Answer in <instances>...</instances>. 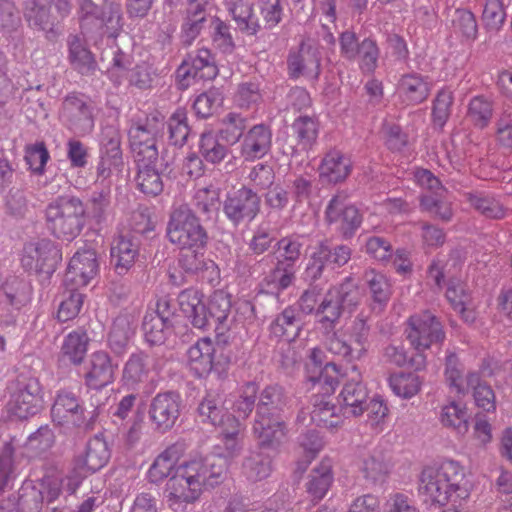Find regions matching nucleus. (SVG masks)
I'll return each instance as SVG.
<instances>
[{
	"instance_id": "obj_1",
	"label": "nucleus",
	"mask_w": 512,
	"mask_h": 512,
	"mask_svg": "<svg viewBox=\"0 0 512 512\" xmlns=\"http://www.w3.org/2000/svg\"><path fill=\"white\" fill-rule=\"evenodd\" d=\"M225 475L226 464L222 457L195 458L179 463L166 484L168 506L175 512H184L200 497L203 488L218 485Z\"/></svg>"
},
{
	"instance_id": "obj_2",
	"label": "nucleus",
	"mask_w": 512,
	"mask_h": 512,
	"mask_svg": "<svg viewBox=\"0 0 512 512\" xmlns=\"http://www.w3.org/2000/svg\"><path fill=\"white\" fill-rule=\"evenodd\" d=\"M418 495L427 505L444 506L470 494L465 468L452 459L426 465L418 476Z\"/></svg>"
},
{
	"instance_id": "obj_3",
	"label": "nucleus",
	"mask_w": 512,
	"mask_h": 512,
	"mask_svg": "<svg viewBox=\"0 0 512 512\" xmlns=\"http://www.w3.org/2000/svg\"><path fill=\"white\" fill-rule=\"evenodd\" d=\"M85 214V205L78 197L58 196L45 208L46 227L54 237L72 241L85 225Z\"/></svg>"
},
{
	"instance_id": "obj_4",
	"label": "nucleus",
	"mask_w": 512,
	"mask_h": 512,
	"mask_svg": "<svg viewBox=\"0 0 512 512\" xmlns=\"http://www.w3.org/2000/svg\"><path fill=\"white\" fill-rule=\"evenodd\" d=\"M283 402L282 389L270 386L263 390L253 424V433L261 446H274L285 437V424L278 414Z\"/></svg>"
},
{
	"instance_id": "obj_5",
	"label": "nucleus",
	"mask_w": 512,
	"mask_h": 512,
	"mask_svg": "<svg viewBox=\"0 0 512 512\" xmlns=\"http://www.w3.org/2000/svg\"><path fill=\"white\" fill-rule=\"evenodd\" d=\"M169 241L191 255L203 251L207 243V233L198 217L186 206L173 210L167 226Z\"/></svg>"
},
{
	"instance_id": "obj_6",
	"label": "nucleus",
	"mask_w": 512,
	"mask_h": 512,
	"mask_svg": "<svg viewBox=\"0 0 512 512\" xmlns=\"http://www.w3.org/2000/svg\"><path fill=\"white\" fill-rule=\"evenodd\" d=\"M326 332L324 344L331 354L347 362L358 361L366 354L369 327L365 320H355L349 332L342 330L333 333Z\"/></svg>"
},
{
	"instance_id": "obj_7",
	"label": "nucleus",
	"mask_w": 512,
	"mask_h": 512,
	"mask_svg": "<svg viewBox=\"0 0 512 512\" xmlns=\"http://www.w3.org/2000/svg\"><path fill=\"white\" fill-rule=\"evenodd\" d=\"M359 296L356 285L350 279L331 288L316 311L320 328L332 331L342 311H351L358 304Z\"/></svg>"
},
{
	"instance_id": "obj_8",
	"label": "nucleus",
	"mask_w": 512,
	"mask_h": 512,
	"mask_svg": "<svg viewBox=\"0 0 512 512\" xmlns=\"http://www.w3.org/2000/svg\"><path fill=\"white\" fill-rule=\"evenodd\" d=\"M405 335L413 349L421 354L433 345L442 344L445 339L441 322L429 311L409 317Z\"/></svg>"
},
{
	"instance_id": "obj_9",
	"label": "nucleus",
	"mask_w": 512,
	"mask_h": 512,
	"mask_svg": "<svg viewBox=\"0 0 512 512\" xmlns=\"http://www.w3.org/2000/svg\"><path fill=\"white\" fill-rule=\"evenodd\" d=\"M72 7V0H28L25 17L30 26L50 32L70 14Z\"/></svg>"
},
{
	"instance_id": "obj_10",
	"label": "nucleus",
	"mask_w": 512,
	"mask_h": 512,
	"mask_svg": "<svg viewBox=\"0 0 512 512\" xmlns=\"http://www.w3.org/2000/svg\"><path fill=\"white\" fill-rule=\"evenodd\" d=\"M120 133L114 126L102 128L100 136V161L97 166V180H109L119 175L123 168Z\"/></svg>"
},
{
	"instance_id": "obj_11",
	"label": "nucleus",
	"mask_w": 512,
	"mask_h": 512,
	"mask_svg": "<svg viewBox=\"0 0 512 512\" xmlns=\"http://www.w3.org/2000/svg\"><path fill=\"white\" fill-rule=\"evenodd\" d=\"M42 402L39 381L33 377H20L11 387L9 411L24 419L34 415Z\"/></svg>"
},
{
	"instance_id": "obj_12",
	"label": "nucleus",
	"mask_w": 512,
	"mask_h": 512,
	"mask_svg": "<svg viewBox=\"0 0 512 512\" xmlns=\"http://www.w3.org/2000/svg\"><path fill=\"white\" fill-rule=\"evenodd\" d=\"M61 259L58 245L51 239L43 238L24 246L21 262L27 270L51 274Z\"/></svg>"
},
{
	"instance_id": "obj_13",
	"label": "nucleus",
	"mask_w": 512,
	"mask_h": 512,
	"mask_svg": "<svg viewBox=\"0 0 512 512\" xmlns=\"http://www.w3.org/2000/svg\"><path fill=\"white\" fill-rule=\"evenodd\" d=\"M51 417L58 425H73L89 428L95 421L96 409L87 413L77 396L69 391H60L51 409Z\"/></svg>"
},
{
	"instance_id": "obj_14",
	"label": "nucleus",
	"mask_w": 512,
	"mask_h": 512,
	"mask_svg": "<svg viewBox=\"0 0 512 512\" xmlns=\"http://www.w3.org/2000/svg\"><path fill=\"white\" fill-rule=\"evenodd\" d=\"M131 64L130 56L120 50L113 51V58L107 69L109 78L115 83L120 84L124 78H128L130 84L139 88H149L155 77L156 72L152 66L142 63L132 70H128Z\"/></svg>"
},
{
	"instance_id": "obj_15",
	"label": "nucleus",
	"mask_w": 512,
	"mask_h": 512,
	"mask_svg": "<svg viewBox=\"0 0 512 512\" xmlns=\"http://www.w3.org/2000/svg\"><path fill=\"white\" fill-rule=\"evenodd\" d=\"M119 362L105 350L90 354L84 367V383L87 388L101 390L112 384L116 378Z\"/></svg>"
},
{
	"instance_id": "obj_16",
	"label": "nucleus",
	"mask_w": 512,
	"mask_h": 512,
	"mask_svg": "<svg viewBox=\"0 0 512 512\" xmlns=\"http://www.w3.org/2000/svg\"><path fill=\"white\" fill-rule=\"evenodd\" d=\"M260 211V197L250 187L228 194L223 203L225 216L234 224L251 222Z\"/></svg>"
},
{
	"instance_id": "obj_17",
	"label": "nucleus",
	"mask_w": 512,
	"mask_h": 512,
	"mask_svg": "<svg viewBox=\"0 0 512 512\" xmlns=\"http://www.w3.org/2000/svg\"><path fill=\"white\" fill-rule=\"evenodd\" d=\"M61 120L77 134H87L94 127L90 101L83 95H69L62 104Z\"/></svg>"
},
{
	"instance_id": "obj_18",
	"label": "nucleus",
	"mask_w": 512,
	"mask_h": 512,
	"mask_svg": "<svg viewBox=\"0 0 512 512\" xmlns=\"http://www.w3.org/2000/svg\"><path fill=\"white\" fill-rule=\"evenodd\" d=\"M99 272L97 253L92 248L79 249L70 259L65 275V283L73 288L88 285Z\"/></svg>"
},
{
	"instance_id": "obj_19",
	"label": "nucleus",
	"mask_w": 512,
	"mask_h": 512,
	"mask_svg": "<svg viewBox=\"0 0 512 512\" xmlns=\"http://www.w3.org/2000/svg\"><path fill=\"white\" fill-rule=\"evenodd\" d=\"M326 218L346 237L351 236L361 224L358 209L347 202V195L344 193H338L330 200L326 208Z\"/></svg>"
},
{
	"instance_id": "obj_20",
	"label": "nucleus",
	"mask_w": 512,
	"mask_h": 512,
	"mask_svg": "<svg viewBox=\"0 0 512 512\" xmlns=\"http://www.w3.org/2000/svg\"><path fill=\"white\" fill-rule=\"evenodd\" d=\"M181 399L174 392L158 393L151 401L149 416L161 432L170 430L180 415Z\"/></svg>"
},
{
	"instance_id": "obj_21",
	"label": "nucleus",
	"mask_w": 512,
	"mask_h": 512,
	"mask_svg": "<svg viewBox=\"0 0 512 512\" xmlns=\"http://www.w3.org/2000/svg\"><path fill=\"white\" fill-rule=\"evenodd\" d=\"M288 73L292 78L306 76L316 78L320 70L318 49L308 43H301L297 50L290 51L287 59Z\"/></svg>"
},
{
	"instance_id": "obj_22",
	"label": "nucleus",
	"mask_w": 512,
	"mask_h": 512,
	"mask_svg": "<svg viewBox=\"0 0 512 512\" xmlns=\"http://www.w3.org/2000/svg\"><path fill=\"white\" fill-rule=\"evenodd\" d=\"M217 73V67L207 49H199L195 54H190L177 70L178 77L186 81V85L190 84V79L212 80Z\"/></svg>"
},
{
	"instance_id": "obj_23",
	"label": "nucleus",
	"mask_w": 512,
	"mask_h": 512,
	"mask_svg": "<svg viewBox=\"0 0 512 512\" xmlns=\"http://www.w3.org/2000/svg\"><path fill=\"white\" fill-rule=\"evenodd\" d=\"M136 323L137 315L134 312H121L114 319L107 343L115 355L122 356L127 351L130 339L135 332Z\"/></svg>"
},
{
	"instance_id": "obj_24",
	"label": "nucleus",
	"mask_w": 512,
	"mask_h": 512,
	"mask_svg": "<svg viewBox=\"0 0 512 512\" xmlns=\"http://www.w3.org/2000/svg\"><path fill=\"white\" fill-rule=\"evenodd\" d=\"M231 306V297L223 290H216L210 296L206 310L209 322L214 321L218 336H225L235 324V319L231 315Z\"/></svg>"
},
{
	"instance_id": "obj_25",
	"label": "nucleus",
	"mask_w": 512,
	"mask_h": 512,
	"mask_svg": "<svg viewBox=\"0 0 512 512\" xmlns=\"http://www.w3.org/2000/svg\"><path fill=\"white\" fill-rule=\"evenodd\" d=\"M335 255L336 266H343L351 258V250L345 245H340L331 250L325 243H319L313 248L306 267V274L311 279H318L325 269V259Z\"/></svg>"
},
{
	"instance_id": "obj_26",
	"label": "nucleus",
	"mask_w": 512,
	"mask_h": 512,
	"mask_svg": "<svg viewBox=\"0 0 512 512\" xmlns=\"http://www.w3.org/2000/svg\"><path fill=\"white\" fill-rule=\"evenodd\" d=\"M391 467L389 455L380 449H374L363 455L358 464L363 478L373 485L384 483Z\"/></svg>"
},
{
	"instance_id": "obj_27",
	"label": "nucleus",
	"mask_w": 512,
	"mask_h": 512,
	"mask_svg": "<svg viewBox=\"0 0 512 512\" xmlns=\"http://www.w3.org/2000/svg\"><path fill=\"white\" fill-rule=\"evenodd\" d=\"M272 132L263 124L254 125L244 136L241 155L247 161L264 157L271 149Z\"/></svg>"
},
{
	"instance_id": "obj_28",
	"label": "nucleus",
	"mask_w": 512,
	"mask_h": 512,
	"mask_svg": "<svg viewBox=\"0 0 512 512\" xmlns=\"http://www.w3.org/2000/svg\"><path fill=\"white\" fill-rule=\"evenodd\" d=\"M110 255L116 273L123 275L135 264L139 255V243L131 236L120 235L114 239Z\"/></svg>"
},
{
	"instance_id": "obj_29",
	"label": "nucleus",
	"mask_w": 512,
	"mask_h": 512,
	"mask_svg": "<svg viewBox=\"0 0 512 512\" xmlns=\"http://www.w3.org/2000/svg\"><path fill=\"white\" fill-rule=\"evenodd\" d=\"M351 170L350 158L337 149H331L320 163L319 176L325 182L336 184L344 181Z\"/></svg>"
},
{
	"instance_id": "obj_30",
	"label": "nucleus",
	"mask_w": 512,
	"mask_h": 512,
	"mask_svg": "<svg viewBox=\"0 0 512 512\" xmlns=\"http://www.w3.org/2000/svg\"><path fill=\"white\" fill-rule=\"evenodd\" d=\"M226 401L217 394L208 393L198 405L197 415L201 422L209 423L220 429L230 419H237L236 416L227 413Z\"/></svg>"
},
{
	"instance_id": "obj_31",
	"label": "nucleus",
	"mask_w": 512,
	"mask_h": 512,
	"mask_svg": "<svg viewBox=\"0 0 512 512\" xmlns=\"http://www.w3.org/2000/svg\"><path fill=\"white\" fill-rule=\"evenodd\" d=\"M178 302L183 314L198 329L209 326V318L206 306L203 303L202 294L195 289H186L178 296Z\"/></svg>"
},
{
	"instance_id": "obj_32",
	"label": "nucleus",
	"mask_w": 512,
	"mask_h": 512,
	"mask_svg": "<svg viewBox=\"0 0 512 512\" xmlns=\"http://www.w3.org/2000/svg\"><path fill=\"white\" fill-rule=\"evenodd\" d=\"M307 414L311 423L328 430H333L343 423L341 415L337 413V407L328 396L314 395L312 408Z\"/></svg>"
},
{
	"instance_id": "obj_33",
	"label": "nucleus",
	"mask_w": 512,
	"mask_h": 512,
	"mask_svg": "<svg viewBox=\"0 0 512 512\" xmlns=\"http://www.w3.org/2000/svg\"><path fill=\"white\" fill-rule=\"evenodd\" d=\"M153 364L150 357L142 352L132 353L125 362L122 370V380L130 388L148 381Z\"/></svg>"
},
{
	"instance_id": "obj_34",
	"label": "nucleus",
	"mask_w": 512,
	"mask_h": 512,
	"mask_svg": "<svg viewBox=\"0 0 512 512\" xmlns=\"http://www.w3.org/2000/svg\"><path fill=\"white\" fill-rule=\"evenodd\" d=\"M339 399L346 414L359 416L363 413L366 408L368 391L360 380L359 375H357V378H352L345 383L340 392Z\"/></svg>"
},
{
	"instance_id": "obj_35",
	"label": "nucleus",
	"mask_w": 512,
	"mask_h": 512,
	"mask_svg": "<svg viewBox=\"0 0 512 512\" xmlns=\"http://www.w3.org/2000/svg\"><path fill=\"white\" fill-rule=\"evenodd\" d=\"M397 92L404 103L419 104L427 99L430 84L422 75L409 73L400 78Z\"/></svg>"
},
{
	"instance_id": "obj_36",
	"label": "nucleus",
	"mask_w": 512,
	"mask_h": 512,
	"mask_svg": "<svg viewBox=\"0 0 512 512\" xmlns=\"http://www.w3.org/2000/svg\"><path fill=\"white\" fill-rule=\"evenodd\" d=\"M215 349L209 338H202L187 351L188 364L192 371L202 377L208 375L213 369V355Z\"/></svg>"
},
{
	"instance_id": "obj_37",
	"label": "nucleus",
	"mask_w": 512,
	"mask_h": 512,
	"mask_svg": "<svg viewBox=\"0 0 512 512\" xmlns=\"http://www.w3.org/2000/svg\"><path fill=\"white\" fill-rule=\"evenodd\" d=\"M446 298L452 308L461 315L465 322H474L476 319L474 305L462 281L458 279H451L449 281Z\"/></svg>"
},
{
	"instance_id": "obj_38",
	"label": "nucleus",
	"mask_w": 512,
	"mask_h": 512,
	"mask_svg": "<svg viewBox=\"0 0 512 512\" xmlns=\"http://www.w3.org/2000/svg\"><path fill=\"white\" fill-rule=\"evenodd\" d=\"M226 7L240 31L248 35H254L259 31L260 24L249 1L230 0L226 2Z\"/></svg>"
},
{
	"instance_id": "obj_39",
	"label": "nucleus",
	"mask_w": 512,
	"mask_h": 512,
	"mask_svg": "<svg viewBox=\"0 0 512 512\" xmlns=\"http://www.w3.org/2000/svg\"><path fill=\"white\" fill-rule=\"evenodd\" d=\"M218 430L223 450V457L228 459L237 457L244 446L242 438L244 426L242 422L239 419H230Z\"/></svg>"
},
{
	"instance_id": "obj_40",
	"label": "nucleus",
	"mask_w": 512,
	"mask_h": 512,
	"mask_svg": "<svg viewBox=\"0 0 512 512\" xmlns=\"http://www.w3.org/2000/svg\"><path fill=\"white\" fill-rule=\"evenodd\" d=\"M463 368L457 356L450 353L446 356L445 377L449 386L458 394H465L478 383V372H469L466 377L462 375Z\"/></svg>"
},
{
	"instance_id": "obj_41",
	"label": "nucleus",
	"mask_w": 512,
	"mask_h": 512,
	"mask_svg": "<svg viewBox=\"0 0 512 512\" xmlns=\"http://www.w3.org/2000/svg\"><path fill=\"white\" fill-rule=\"evenodd\" d=\"M110 452L107 443L95 437L91 439L83 456L78 457L75 461L88 473H94L101 469L109 460Z\"/></svg>"
},
{
	"instance_id": "obj_42",
	"label": "nucleus",
	"mask_w": 512,
	"mask_h": 512,
	"mask_svg": "<svg viewBox=\"0 0 512 512\" xmlns=\"http://www.w3.org/2000/svg\"><path fill=\"white\" fill-rule=\"evenodd\" d=\"M220 188L209 184L196 189L193 196V205L198 213L207 220L217 217L220 209Z\"/></svg>"
},
{
	"instance_id": "obj_43",
	"label": "nucleus",
	"mask_w": 512,
	"mask_h": 512,
	"mask_svg": "<svg viewBox=\"0 0 512 512\" xmlns=\"http://www.w3.org/2000/svg\"><path fill=\"white\" fill-rule=\"evenodd\" d=\"M333 481L332 466L329 460L322 461L309 474L306 483L307 493L315 501L321 500L328 492Z\"/></svg>"
},
{
	"instance_id": "obj_44",
	"label": "nucleus",
	"mask_w": 512,
	"mask_h": 512,
	"mask_svg": "<svg viewBox=\"0 0 512 512\" xmlns=\"http://www.w3.org/2000/svg\"><path fill=\"white\" fill-rule=\"evenodd\" d=\"M339 372V367L332 362L325 364L320 370L312 369L311 365H307L306 379L312 387L319 386L323 392L321 396L331 397L339 383Z\"/></svg>"
},
{
	"instance_id": "obj_45",
	"label": "nucleus",
	"mask_w": 512,
	"mask_h": 512,
	"mask_svg": "<svg viewBox=\"0 0 512 512\" xmlns=\"http://www.w3.org/2000/svg\"><path fill=\"white\" fill-rule=\"evenodd\" d=\"M294 280V268L277 263L275 268L262 280L260 292L278 296L283 290L290 287Z\"/></svg>"
},
{
	"instance_id": "obj_46",
	"label": "nucleus",
	"mask_w": 512,
	"mask_h": 512,
	"mask_svg": "<svg viewBox=\"0 0 512 512\" xmlns=\"http://www.w3.org/2000/svg\"><path fill=\"white\" fill-rule=\"evenodd\" d=\"M469 414L464 404L452 401L444 405L440 412L443 426L453 429L459 435H465L469 429Z\"/></svg>"
},
{
	"instance_id": "obj_47",
	"label": "nucleus",
	"mask_w": 512,
	"mask_h": 512,
	"mask_svg": "<svg viewBox=\"0 0 512 512\" xmlns=\"http://www.w3.org/2000/svg\"><path fill=\"white\" fill-rule=\"evenodd\" d=\"M171 326L157 312H146L142 325L146 342L150 345L163 344L172 332Z\"/></svg>"
},
{
	"instance_id": "obj_48",
	"label": "nucleus",
	"mask_w": 512,
	"mask_h": 512,
	"mask_svg": "<svg viewBox=\"0 0 512 512\" xmlns=\"http://www.w3.org/2000/svg\"><path fill=\"white\" fill-rule=\"evenodd\" d=\"M242 472L250 481H261L269 477L272 472L271 459L258 450L249 451L244 457Z\"/></svg>"
},
{
	"instance_id": "obj_49",
	"label": "nucleus",
	"mask_w": 512,
	"mask_h": 512,
	"mask_svg": "<svg viewBox=\"0 0 512 512\" xmlns=\"http://www.w3.org/2000/svg\"><path fill=\"white\" fill-rule=\"evenodd\" d=\"M89 338L85 331H72L64 337L61 345V356L68 359L72 364L82 363L87 350Z\"/></svg>"
},
{
	"instance_id": "obj_50",
	"label": "nucleus",
	"mask_w": 512,
	"mask_h": 512,
	"mask_svg": "<svg viewBox=\"0 0 512 512\" xmlns=\"http://www.w3.org/2000/svg\"><path fill=\"white\" fill-rule=\"evenodd\" d=\"M258 393V386L253 382H248L241 387L238 395L226 400L228 409L231 408L238 416L237 419L245 420L252 412Z\"/></svg>"
},
{
	"instance_id": "obj_51",
	"label": "nucleus",
	"mask_w": 512,
	"mask_h": 512,
	"mask_svg": "<svg viewBox=\"0 0 512 512\" xmlns=\"http://www.w3.org/2000/svg\"><path fill=\"white\" fill-rule=\"evenodd\" d=\"M180 263L187 272L202 273L203 277L211 283L219 279V269L217 265L214 261L205 259L203 252L194 255H182Z\"/></svg>"
},
{
	"instance_id": "obj_52",
	"label": "nucleus",
	"mask_w": 512,
	"mask_h": 512,
	"mask_svg": "<svg viewBox=\"0 0 512 512\" xmlns=\"http://www.w3.org/2000/svg\"><path fill=\"white\" fill-rule=\"evenodd\" d=\"M177 453L175 449L169 448L162 452L153 462L148 470V478L153 483H160L175 472Z\"/></svg>"
},
{
	"instance_id": "obj_53",
	"label": "nucleus",
	"mask_w": 512,
	"mask_h": 512,
	"mask_svg": "<svg viewBox=\"0 0 512 512\" xmlns=\"http://www.w3.org/2000/svg\"><path fill=\"white\" fill-rule=\"evenodd\" d=\"M136 177L139 189L147 195L156 196L163 190V182L156 163L137 164Z\"/></svg>"
},
{
	"instance_id": "obj_54",
	"label": "nucleus",
	"mask_w": 512,
	"mask_h": 512,
	"mask_svg": "<svg viewBox=\"0 0 512 512\" xmlns=\"http://www.w3.org/2000/svg\"><path fill=\"white\" fill-rule=\"evenodd\" d=\"M80 14L83 26L86 22H93L98 28H101L105 22H110L114 17H119V11L113 5L98 7L92 0H82L80 3Z\"/></svg>"
},
{
	"instance_id": "obj_55",
	"label": "nucleus",
	"mask_w": 512,
	"mask_h": 512,
	"mask_svg": "<svg viewBox=\"0 0 512 512\" xmlns=\"http://www.w3.org/2000/svg\"><path fill=\"white\" fill-rule=\"evenodd\" d=\"M386 361L402 367L408 365L416 371H421L426 367V357L419 352L415 356L409 357L402 345H388L383 354Z\"/></svg>"
},
{
	"instance_id": "obj_56",
	"label": "nucleus",
	"mask_w": 512,
	"mask_h": 512,
	"mask_svg": "<svg viewBox=\"0 0 512 512\" xmlns=\"http://www.w3.org/2000/svg\"><path fill=\"white\" fill-rule=\"evenodd\" d=\"M69 58L72 65L82 74L91 72L95 67L92 54L84 46L82 39L78 36H71L68 41Z\"/></svg>"
},
{
	"instance_id": "obj_57",
	"label": "nucleus",
	"mask_w": 512,
	"mask_h": 512,
	"mask_svg": "<svg viewBox=\"0 0 512 512\" xmlns=\"http://www.w3.org/2000/svg\"><path fill=\"white\" fill-rule=\"evenodd\" d=\"M421 384L420 377L415 373H398L389 378L393 393L404 399L415 396L420 391Z\"/></svg>"
},
{
	"instance_id": "obj_58",
	"label": "nucleus",
	"mask_w": 512,
	"mask_h": 512,
	"mask_svg": "<svg viewBox=\"0 0 512 512\" xmlns=\"http://www.w3.org/2000/svg\"><path fill=\"white\" fill-rule=\"evenodd\" d=\"M88 213L97 223L105 221L112 212L111 191L109 185L100 191H94L88 200Z\"/></svg>"
},
{
	"instance_id": "obj_59",
	"label": "nucleus",
	"mask_w": 512,
	"mask_h": 512,
	"mask_svg": "<svg viewBox=\"0 0 512 512\" xmlns=\"http://www.w3.org/2000/svg\"><path fill=\"white\" fill-rule=\"evenodd\" d=\"M493 114L492 102L483 96L473 97L468 105L467 117L478 128L489 125Z\"/></svg>"
},
{
	"instance_id": "obj_60",
	"label": "nucleus",
	"mask_w": 512,
	"mask_h": 512,
	"mask_svg": "<svg viewBox=\"0 0 512 512\" xmlns=\"http://www.w3.org/2000/svg\"><path fill=\"white\" fill-rule=\"evenodd\" d=\"M199 151L202 157L211 164L220 163L227 154V148L219 143L212 131L204 132L199 142Z\"/></svg>"
},
{
	"instance_id": "obj_61",
	"label": "nucleus",
	"mask_w": 512,
	"mask_h": 512,
	"mask_svg": "<svg viewBox=\"0 0 512 512\" xmlns=\"http://www.w3.org/2000/svg\"><path fill=\"white\" fill-rule=\"evenodd\" d=\"M365 281L370 289L374 302L380 306L385 305L391 295V285L387 277L374 270L365 273Z\"/></svg>"
},
{
	"instance_id": "obj_62",
	"label": "nucleus",
	"mask_w": 512,
	"mask_h": 512,
	"mask_svg": "<svg viewBox=\"0 0 512 512\" xmlns=\"http://www.w3.org/2000/svg\"><path fill=\"white\" fill-rule=\"evenodd\" d=\"M175 1L166 0L162 10L155 13V20L159 26L158 38L165 43L176 30L177 17L174 12Z\"/></svg>"
},
{
	"instance_id": "obj_63",
	"label": "nucleus",
	"mask_w": 512,
	"mask_h": 512,
	"mask_svg": "<svg viewBox=\"0 0 512 512\" xmlns=\"http://www.w3.org/2000/svg\"><path fill=\"white\" fill-rule=\"evenodd\" d=\"M246 118L242 115L230 112L222 119L220 133L222 138L229 144H235L239 141L246 129Z\"/></svg>"
},
{
	"instance_id": "obj_64",
	"label": "nucleus",
	"mask_w": 512,
	"mask_h": 512,
	"mask_svg": "<svg viewBox=\"0 0 512 512\" xmlns=\"http://www.w3.org/2000/svg\"><path fill=\"white\" fill-rule=\"evenodd\" d=\"M302 244L296 238H283L277 242L275 257L278 264L294 268L301 254Z\"/></svg>"
}]
</instances>
